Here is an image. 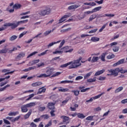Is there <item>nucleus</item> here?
I'll return each mask as SVG.
<instances>
[{"mask_svg":"<svg viewBox=\"0 0 127 127\" xmlns=\"http://www.w3.org/2000/svg\"><path fill=\"white\" fill-rule=\"evenodd\" d=\"M20 7H21V5L18 3L15 4L13 6V8H14L15 9H19Z\"/></svg>","mask_w":127,"mask_h":127,"instance_id":"31","label":"nucleus"},{"mask_svg":"<svg viewBox=\"0 0 127 127\" xmlns=\"http://www.w3.org/2000/svg\"><path fill=\"white\" fill-rule=\"evenodd\" d=\"M47 51H48V50H47L45 52H42L41 54H39L38 56H43L45 55L47 53Z\"/></svg>","mask_w":127,"mask_h":127,"instance_id":"58","label":"nucleus"},{"mask_svg":"<svg viewBox=\"0 0 127 127\" xmlns=\"http://www.w3.org/2000/svg\"><path fill=\"white\" fill-rule=\"evenodd\" d=\"M55 103L54 102H49L47 105V108L49 110H54L55 109Z\"/></svg>","mask_w":127,"mask_h":127,"instance_id":"11","label":"nucleus"},{"mask_svg":"<svg viewBox=\"0 0 127 127\" xmlns=\"http://www.w3.org/2000/svg\"><path fill=\"white\" fill-rule=\"evenodd\" d=\"M25 56V53H21L19 54L16 58H15V61H19L20 60V58H23Z\"/></svg>","mask_w":127,"mask_h":127,"instance_id":"12","label":"nucleus"},{"mask_svg":"<svg viewBox=\"0 0 127 127\" xmlns=\"http://www.w3.org/2000/svg\"><path fill=\"white\" fill-rule=\"evenodd\" d=\"M90 89H91L90 87H88L85 89H81L80 92L81 93H84L85 92H86V91H88V90H90Z\"/></svg>","mask_w":127,"mask_h":127,"instance_id":"57","label":"nucleus"},{"mask_svg":"<svg viewBox=\"0 0 127 127\" xmlns=\"http://www.w3.org/2000/svg\"><path fill=\"white\" fill-rule=\"evenodd\" d=\"M4 27H7V26H11L12 29L16 28V26L14 23H6L3 24Z\"/></svg>","mask_w":127,"mask_h":127,"instance_id":"7","label":"nucleus"},{"mask_svg":"<svg viewBox=\"0 0 127 127\" xmlns=\"http://www.w3.org/2000/svg\"><path fill=\"white\" fill-rule=\"evenodd\" d=\"M7 87H10V85L7 84L3 87L0 88V92H2V91H4V90H5V89H6V88H7Z\"/></svg>","mask_w":127,"mask_h":127,"instance_id":"44","label":"nucleus"},{"mask_svg":"<svg viewBox=\"0 0 127 127\" xmlns=\"http://www.w3.org/2000/svg\"><path fill=\"white\" fill-rule=\"evenodd\" d=\"M27 22H28V19H26V20H22V21H19L17 22L16 23H15L16 28L17 27V26H18V25H19L20 23H26Z\"/></svg>","mask_w":127,"mask_h":127,"instance_id":"18","label":"nucleus"},{"mask_svg":"<svg viewBox=\"0 0 127 127\" xmlns=\"http://www.w3.org/2000/svg\"><path fill=\"white\" fill-rule=\"evenodd\" d=\"M60 42H61V41H58L57 42H52L48 45V48L51 47V46H53V45H54V44H57V43H60Z\"/></svg>","mask_w":127,"mask_h":127,"instance_id":"28","label":"nucleus"},{"mask_svg":"<svg viewBox=\"0 0 127 127\" xmlns=\"http://www.w3.org/2000/svg\"><path fill=\"white\" fill-rule=\"evenodd\" d=\"M97 79H98V80H99V81H104V80H106V77L100 76Z\"/></svg>","mask_w":127,"mask_h":127,"instance_id":"59","label":"nucleus"},{"mask_svg":"<svg viewBox=\"0 0 127 127\" xmlns=\"http://www.w3.org/2000/svg\"><path fill=\"white\" fill-rule=\"evenodd\" d=\"M61 50H63V52H64V53H68V52L69 53L72 52L73 50H74V49H70V47L65 46L61 49Z\"/></svg>","mask_w":127,"mask_h":127,"instance_id":"6","label":"nucleus"},{"mask_svg":"<svg viewBox=\"0 0 127 127\" xmlns=\"http://www.w3.org/2000/svg\"><path fill=\"white\" fill-rule=\"evenodd\" d=\"M35 69V66H31L28 68H25L23 69V71L24 72H28V71H30V70H34Z\"/></svg>","mask_w":127,"mask_h":127,"instance_id":"32","label":"nucleus"},{"mask_svg":"<svg viewBox=\"0 0 127 127\" xmlns=\"http://www.w3.org/2000/svg\"><path fill=\"white\" fill-rule=\"evenodd\" d=\"M51 31H52L51 30L46 31L44 33V35H45V36H47V35H48V34H50V33H51Z\"/></svg>","mask_w":127,"mask_h":127,"instance_id":"62","label":"nucleus"},{"mask_svg":"<svg viewBox=\"0 0 127 127\" xmlns=\"http://www.w3.org/2000/svg\"><path fill=\"white\" fill-rule=\"evenodd\" d=\"M39 61V60H34L32 61V64H33V65H34V64H37V63H38Z\"/></svg>","mask_w":127,"mask_h":127,"instance_id":"60","label":"nucleus"},{"mask_svg":"<svg viewBox=\"0 0 127 127\" xmlns=\"http://www.w3.org/2000/svg\"><path fill=\"white\" fill-rule=\"evenodd\" d=\"M44 9L40 10L36 12L37 14L41 15V16H45V15H48L51 12V9L47 6H44Z\"/></svg>","mask_w":127,"mask_h":127,"instance_id":"3","label":"nucleus"},{"mask_svg":"<svg viewBox=\"0 0 127 127\" xmlns=\"http://www.w3.org/2000/svg\"><path fill=\"white\" fill-rule=\"evenodd\" d=\"M21 117V116H20V115L17 116L16 118L12 119L11 122H12V123H14L15 122H17V121H18V120H19Z\"/></svg>","mask_w":127,"mask_h":127,"instance_id":"33","label":"nucleus"},{"mask_svg":"<svg viewBox=\"0 0 127 127\" xmlns=\"http://www.w3.org/2000/svg\"><path fill=\"white\" fill-rule=\"evenodd\" d=\"M41 118H43L44 120H47L48 119H49V116L47 114L43 115L41 116Z\"/></svg>","mask_w":127,"mask_h":127,"instance_id":"50","label":"nucleus"},{"mask_svg":"<svg viewBox=\"0 0 127 127\" xmlns=\"http://www.w3.org/2000/svg\"><path fill=\"white\" fill-rule=\"evenodd\" d=\"M59 92H68L69 89L68 88H64L63 87H60L59 89Z\"/></svg>","mask_w":127,"mask_h":127,"instance_id":"34","label":"nucleus"},{"mask_svg":"<svg viewBox=\"0 0 127 127\" xmlns=\"http://www.w3.org/2000/svg\"><path fill=\"white\" fill-rule=\"evenodd\" d=\"M125 62V59H122L119 61L117 63L114 64L113 66L116 67V66H118V65H121V64H123Z\"/></svg>","mask_w":127,"mask_h":127,"instance_id":"16","label":"nucleus"},{"mask_svg":"<svg viewBox=\"0 0 127 127\" xmlns=\"http://www.w3.org/2000/svg\"><path fill=\"white\" fill-rule=\"evenodd\" d=\"M106 55H107V53H103L100 56V58L103 62H105L106 61V59H105L106 58Z\"/></svg>","mask_w":127,"mask_h":127,"instance_id":"21","label":"nucleus"},{"mask_svg":"<svg viewBox=\"0 0 127 127\" xmlns=\"http://www.w3.org/2000/svg\"><path fill=\"white\" fill-rule=\"evenodd\" d=\"M123 90H124V87L123 86H120L116 89V90L115 91V94H117V93H119L121 91H123Z\"/></svg>","mask_w":127,"mask_h":127,"instance_id":"30","label":"nucleus"},{"mask_svg":"<svg viewBox=\"0 0 127 127\" xmlns=\"http://www.w3.org/2000/svg\"><path fill=\"white\" fill-rule=\"evenodd\" d=\"M119 37H120V34H118V35H116L114 36V37L111 39V40L112 41H114V40L115 39H118V38H119Z\"/></svg>","mask_w":127,"mask_h":127,"instance_id":"49","label":"nucleus"},{"mask_svg":"<svg viewBox=\"0 0 127 127\" xmlns=\"http://www.w3.org/2000/svg\"><path fill=\"white\" fill-rule=\"evenodd\" d=\"M97 31H98V29H94L90 31L88 33H95V32H97Z\"/></svg>","mask_w":127,"mask_h":127,"instance_id":"63","label":"nucleus"},{"mask_svg":"<svg viewBox=\"0 0 127 127\" xmlns=\"http://www.w3.org/2000/svg\"><path fill=\"white\" fill-rule=\"evenodd\" d=\"M38 53V52H34L33 53H32L31 54H30V55H29L27 58H29V57H31V56H33V55H35V54Z\"/></svg>","mask_w":127,"mask_h":127,"instance_id":"52","label":"nucleus"},{"mask_svg":"<svg viewBox=\"0 0 127 127\" xmlns=\"http://www.w3.org/2000/svg\"><path fill=\"white\" fill-rule=\"evenodd\" d=\"M3 123L5 125H10V122L8 121V120L5 119H3Z\"/></svg>","mask_w":127,"mask_h":127,"instance_id":"51","label":"nucleus"},{"mask_svg":"<svg viewBox=\"0 0 127 127\" xmlns=\"http://www.w3.org/2000/svg\"><path fill=\"white\" fill-rule=\"evenodd\" d=\"M93 72H90L87 73L84 76V79H88L90 76H91Z\"/></svg>","mask_w":127,"mask_h":127,"instance_id":"41","label":"nucleus"},{"mask_svg":"<svg viewBox=\"0 0 127 127\" xmlns=\"http://www.w3.org/2000/svg\"><path fill=\"white\" fill-rule=\"evenodd\" d=\"M82 79H83V76H78L76 77L75 80L76 81H79L80 80H82Z\"/></svg>","mask_w":127,"mask_h":127,"instance_id":"64","label":"nucleus"},{"mask_svg":"<svg viewBox=\"0 0 127 127\" xmlns=\"http://www.w3.org/2000/svg\"><path fill=\"white\" fill-rule=\"evenodd\" d=\"M46 91V88H45L44 87L40 88L38 89V91L37 93V95H40V94H42V93H45Z\"/></svg>","mask_w":127,"mask_h":127,"instance_id":"15","label":"nucleus"},{"mask_svg":"<svg viewBox=\"0 0 127 127\" xmlns=\"http://www.w3.org/2000/svg\"><path fill=\"white\" fill-rule=\"evenodd\" d=\"M78 19H83V18H85V14L79 15L78 16Z\"/></svg>","mask_w":127,"mask_h":127,"instance_id":"61","label":"nucleus"},{"mask_svg":"<svg viewBox=\"0 0 127 127\" xmlns=\"http://www.w3.org/2000/svg\"><path fill=\"white\" fill-rule=\"evenodd\" d=\"M53 71H54V68L51 67L47 69L46 71L47 76L50 77L51 75L53 74Z\"/></svg>","mask_w":127,"mask_h":127,"instance_id":"10","label":"nucleus"},{"mask_svg":"<svg viewBox=\"0 0 127 127\" xmlns=\"http://www.w3.org/2000/svg\"><path fill=\"white\" fill-rule=\"evenodd\" d=\"M18 114H19L18 111L10 112L8 114V116H9V117H15V116H16V115H18Z\"/></svg>","mask_w":127,"mask_h":127,"instance_id":"19","label":"nucleus"},{"mask_svg":"<svg viewBox=\"0 0 127 127\" xmlns=\"http://www.w3.org/2000/svg\"><path fill=\"white\" fill-rule=\"evenodd\" d=\"M99 57H93L92 59L91 60V62L92 63H95L99 61Z\"/></svg>","mask_w":127,"mask_h":127,"instance_id":"24","label":"nucleus"},{"mask_svg":"<svg viewBox=\"0 0 127 127\" xmlns=\"http://www.w3.org/2000/svg\"><path fill=\"white\" fill-rule=\"evenodd\" d=\"M17 38V36L16 35H13L11 37L9 38L10 41H13V40H15Z\"/></svg>","mask_w":127,"mask_h":127,"instance_id":"43","label":"nucleus"},{"mask_svg":"<svg viewBox=\"0 0 127 127\" xmlns=\"http://www.w3.org/2000/svg\"><path fill=\"white\" fill-rule=\"evenodd\" d=\"M113 50L114 52H118L120 50V48L118 46H115L113 47Z\"/></svg>","mask_w":127,"mask_h":127,"instance_id":"46","label":"nucleus"},{"mask_svg":"<svg viewBox=\"0 0 127 127\" xmlns=\"http://www.w3.org/2000/svg\"><path fill=\"white\" fill-rule=\"evenodd\" d=\"M107 59H113V58H115V55H114V54H112L111 55H109L107 57Z\"/></svg>","mask_w":127,"mask_h":127,"instance_id":"45","label":"nucleus"},{"mask_svg":"<svg viewBox=\"0 0 127 127\" xmlns=\"http://www.w3.org/2000/svg\"><path fill=\"white\" fill-rule=\"evenodd\" d=\"M96 77H93V78H89L87 79V83H94L96 81Z\"/></svg>","mask_w":127,"mask_h":127,"instance_id":"26","label":"nucleus"},{"mask_svg":"<svg viewBox=\"0 0 127 127\" xmlns=\"http://www.w3.org/2000/svg\"><path fill=\"white\" fill-rule=\"evenodd\" d=\"M118 45V42H113V43H111L110 45H106L105 47H104V48H106V47H108V46H110V45L111 46V47H113L115 45Z\"/></svg>","mask_w":127,"mask_h":127,"instance_id":"35","label":"nucleus"},{"mask_svg":"<svg viewBox=\"0 0 127 127\" xmlns=\"http://www.w3.org/2000/svg\"><path fill=\"white\" fill-rule=\"evenodd\" d=\"M95 116H88L86 118V121H93V119H94V117Z\"/></svg>","mask_w":127,"mask_h":127,"instance_id":"47","label":"nucleus"},{"mask_svg":"<svg viewBox=\"0 0 127 127\" xmlns=\"http://www.w3.org/2000/svg\"><path fill=\"white\" fill-rule=\"evenodd\" d=\"M62 119H63V123H64L65 124H69V120H70V118L69 117H67L65 116H62L61 117Z\"/></svg>","mask_w":127,"mask_h":127,"instance_id":"9","label":"nucleus"},{"mask_svg":"<svg viewBox=\"0 0 127 127\" xmlns=\"http://www.w3.org/2000/svg\"><path fill=\"white\" fill-rule=\"evenodd\" d=\"M108 72L111 73V74H107V76H114V77H117L119 75V73H121V74H125L126 73V69L124 70L123 68H117L115 69H110L108 70Z\"/></svg>","mask_w":127,"mask_h":127,"instance_id":"2","label":"nucleus"},{"mask_svg":"<svg viewBox=\"0 0 127 127\" xmlns=\"http://www.w3.org/2000/svg\"><path fill=\"white\" fill-rule=\"evenodd\" d=\"M31 113H32V112L31 111H30L27 113V114H25L24 116V119L27 120V119H28L29 117H30V115H31Z\"/></svg>","mask_w":127,"mask_h":127,"instance_id":"27","label":"nucleus"},{"mask_svg":"<svg viewBox=\"0 0 127 127\" xmlns=\"http://www.w3.org/2000/svg\"><path fill=\"white\" fill-rule=\"evenodd\" d=\"M71 92L72 93H74V96H79V95L80 94V91L72 90Z\"/></svg>","mask_w":127,"mask_h":127,"instance_id":"38","label":"nucleus"},{"mask_svg":"<svg viewBox=\"0 0 127 127\" xmlns=\"http://www.w3.org/2000/svg\"><path fill=\"white\" fill-rule=\"evenodd\" d=\"M10 78V75H8L7 76H5L4 78H0V82H1L2 81H4V80H5V79H9Z\"/></svg>","mask_w":127,"mask_h":127,"instance_id":"54","label":"nucleus"},{"mask_svg":"<svg viewBox=\"0 0 127 127\" xmlns=\"http://www.w3.org/2000/svg\"><path fill=\"white\" fill-rule=\"evenodd\" d=\"M69 101V98H66L65 100H64L62 102V104H61V107H63V106H65L66 104L68 103V101Z\"/></svg>","mask_w":127,"mask_h":127,"instance_id":"29","label":"nucleus"},{"mask_svg":"<svg viewBox=\"0 0 127 127\" xmlns=\"http://www.w3.org/2000/svg\"><path fill=\"white\" fill-rule=\"evenodd\" d=\"M40 85H42V82L40 81H37L35 83H33L31 86L32 87H38V86H40Z\"/></svg>","mask_w":127,"mask_h":127,"instance_id":"20","label":"nucleus"},{"mask_svg":"<svg viewBox=\"0 0 127 127\" xmlns=\"http://www.w3.org/2000/svg\"><path fill=\"white\" fill-rule=\"evenodd\" d=\"M64 44H65V40H63L60 43V45L59 46V49H61V48L64 45Z\"/></svg>","mask_w":127,"mask_h":127,"instance_id":"53","label":"nucleus"},{"mask_svg":"<svg viewBox=\"0 0 127 127\" xmlns=\"http://www.w3.org/2000/svg\"><path fill=\"white\" fill-rule=\"evenodd\" d=\"M107 25H108V23H106V24H104L102 26V27H101V28L99 29V32H102L104 30V29L105 28H106V26H107Z\"/></svg>","mask_w":127,"mask_h":127,"instance_id":"37","label":"nucleus"},{"mask_svg":"<svg viewBox=\"0 0 127 127\" xmlns=\"http://www.w3.org/2000/svg\"><path fill=\"white\" fill-rule=\"evenodd\" d=\"M48 77L47 74L45 73H42L40 75L38 76V78H47Z\"/></svg>","mask_w":127,"mask_h":127,"instance_id":"39","label":"nucleus"},{"mask_svg":"<svg viewBox=\"0 0 127 127\" xmlns=\"http://www.w3.org/2000/svg\"><path fill=\"white\" fill-rule=\"evenodd\" d=\"M80 6V5H71L70 6H69L67 8V9L68 10H71L72 9H76V8H78V7H79Z\"/></svg>","mask_w":127,"mask_h":127,"instance_id":"14","label":"nucleus"},{"mask_svg":"<svg viewBox=\"0 0 127 127\" xmlns=\"http://www.w3.org/2000/svg\"><path fill=\"white\" fill-rule=\"evenodd\" d=\"M105 69L99 70L95 73L94 76H99V75H101V74H103V73L105 72Z\"/></svg>","mask_w":127,"mask_h":127,"instance_id":"22","label":"nucleus"},{"mask_svg":"<svg viewBox=\"0 0 127 127\" xmlns=\"http://www.w3.org/2000/svg\"><path fill=\"white\" fill-rule=\"evenodd\" d=\"M102 9V6H98L92 9V12H97V11H99V10H101Z\"/></svg>","mask_w":127,"mask_h":127,"instance_id":"23","label":"nucleus"},{"mask_svg":"<svg viewBox=\"0 0 127 127\" xmlns=\"http://www.w3.org/2000/svg\"><path fill=\"white\" fill-rule=\"evenodd\" d=\"M71 29H72V28L69 27L67 29L61 30V32H67V31H69V30H71Z\"/></svg>","mask_w":127,"mask_h":127,"instance_id":"48","label":"nucleus"},{"mask_svg":"<svg viewBox=\"0 0 127 127\" xmlns=\"http://www.w3.org/2000/svg\"><path fill=\"white\" fill-rule=\"evenodd\" d=\"M7 49L5 48V49H3L1 50H0V54H5L7 52Z\"/></svg>","mask_w":127,"mask_h":127,"instance_id":"42","label":"nucleus"},{"mask_svg":"<svg viewBox=\"0 0 127 127\" xmlns=\"http://www.w3.org/2000/svg\"><path fill=\"white\" fill-rule=\"evenodd\" d=\"M115 14H105L102 15V14H97L96 15V18H99V17H106V16H108L109 17H114Z\"/></svg>","mask_w":127,"mask_h":127,"instance_id":"8","label":"nucleus"},{"mask_svg":"<svg viewBox=\"0 0 127 127\" xmlns=\"http://www.w3.org/2000/svg\"><path fill=\"white\" fill-rule=\"evenodd\" d=\"M61 74V72H57L55 73H54L53 75H52V77H56L57 76H59V75Z\"/></svg>","mask_w":127,"mask_h":127,"instance_id":"55","label":"nucleus"},{"mask_svg":"<svg viewBox=\"0 0 127 127\" xmlns=\"http://www.w3.org/2000/svg\"><path fill=\"white\" fill-rule=\"evenodd\" d=\"M42 33L38 34V35H36L35 37H33L32 39H31L30 40H28L27 41H25V43H30L32 42V40L35 38H37V37H39L40 35H41Z\"/></svg>","mask_w":127,"mask_h":127,"instance_id":"17","label":"nucleus"},{"mask_svg":"<svg viewBox=\"0 0 127 127\" xmlns=\"http://www.w3.org/2000/svg\"><path fill=\"white\" fill-rule=\"evenodd\" d=\"M34 106H35V103L34 102H31L24 105L21 107V112L22 113H26L28 111L27 108H31L32 107H34Z\"/></svg>","mask_w":127,"mask_h":127,"instance_id":"4","label":"nucleus"},{"mask_svg":"<svg viewBox=\"0 0 127 127\" xmlns=\"http://www.w3.org/2000/svg\"><path fill=\"white\" fill-rule=\"evenodd\" d=\"M95 18H96V14H93L90 16L89 19V21H92V20L95 19Z\"/></svg>","mask_w":127,"mask_h":127,"instance_id":"36","label":"nucleus"},{"mask_svg":"<svg viewBox=\"0 0 127 127\" xmlns=\"http://www.w3.org/2000/svg\"><path fill=\"white\" fill-rule=\"evenodd\" d=\"M77 117L79 119H85V118H86V117L84 116V114L82 113H78L77 114Z\"/></svg>","mask_w":127,"mask_h":127,"instance_id":"40","label":"nucleus"},{"mask_svg":"<svg viewBox=\"0 0 127 127\" xmlns=\"http://www.w3.org/2000/svg\"><path fill=\"white\" fill-rule=\"evenodd\" d=\"M81 60H82V57H79V59L76 60L62 64L60 67V68H65L70 65L68 66V69H75V68L81 66V64H80Z\"/></svg>","mask_w":127,"mask_h":127,"instance_id":"1","label":"nucleus"},{"mask_svg":"<svg viewBox=\"0 0 127 127\" xmlns=\"http://www.w3.org/2000/svg\"><path fill=\"white\" fill-rule=\"evenodd\" d=\"M46 109V108L45 107H39L38 108V110L40 112H43V111H44Z\"/></svg>","mask_w":127,"mask_h":127,"instance_id":"56","label":"nucleus"},{"mask_svg":"<svg viewBox=\"0 0 127 127\" xmlns=\"http://www.w3.org/2000/svg\"><path fill=\"white\" fill-rule=\"evenodd\" d=\"M99 98H101L100 94L94 97L90 98L89 100H86V103H90V102H93V100H97V99H99Z\"/></svg>","mask_w":127,"mask_h":127,"instance_id":"13","label":"nucleus"},{"mask_svg":"<svg viewBox=\"0 0 127 127\" xmlns=\"http://www.w3.org/2000/svg\"><path fill=\"white\" fill-rule=\"evenodd\" d=\"M71 15H72L71 13H68L67 14L64 15L59 20V23H62V22H64V21H65V20H66V18H68V17H70Z\"/></svg>","mask_w":127,"mask_h":127,"instance_id":"5","label":"nucleus"},{"mask_svg":"<svg viewBox=\"0 0 127 127\" xmlns=\"http://www.w3.org/2000/svg\"><path fill=\"white\" fill-rule=\"evenodd\" d=\"M91 40L93 42H97L100 41V38H98L97 37H92L91 38Z\"/></svg>","mask_w":127,"mask_h":127,"instance_id":"25","label":"nucleus"}]
</instances>
